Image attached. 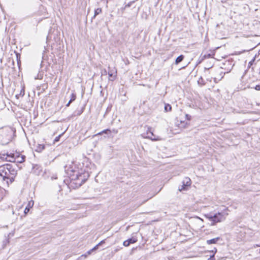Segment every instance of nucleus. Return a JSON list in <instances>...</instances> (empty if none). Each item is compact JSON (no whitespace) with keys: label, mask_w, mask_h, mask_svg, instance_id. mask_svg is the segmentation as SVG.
<instances>
[{"label":"nucleus","mask_w":260,"mask_h":260,"mask_svg":"<svg viewBox=\"0 0 260 260\" xmlns=\"http://www.w3.org/2000/svg\"><path fill=\"white\" fill-rule=\"evenodd\" d=\"M254 88L256 90H260V85H256Z\"/></svg>","instance_id":"obj_31"},{"label":"nucleus","mask_w":260,"mask_h":260,"mask_svg":"<svg viewBox=\"0 0 260 260\" xmlns=\"http://www.w3.org/2000/svg\"><path fill=\"white\" fill-rule=\"evenodd\" d=\"M184 56L183 55H180L177 57L175 60V64H178L180 62H181L184 59Z\"/></svg>","instance_id":"obj_11"},{"label":"nucleus","mask_w":260,"mask_h":260,"mask_svg":"<svg viewBox=\"0 0 260 260\" xmlns=\"http://www.w3.org/2000/svg\"><path fill=\"white\" fill-rule=\"evenodd\" d=\"M219 237H217L210 240H208L206 242L209 245L215 244L219 240Z\"/></svg>","instance_id":"obj_9"},{"label":"nucleus","mask_w":260,"mask_h":260,"mask_svg":"<svg viewBox=\"0 0 260 260\" xmlns=\"http://www.w3.org/2000/svg\"><path fill=\"white\" fill-rule=\"evenodd\" d=\"M211 56V55L210 54H205L204 56V58H210Z\"/></svg>","instance_id":"obj_28"},{"label":"nucleus","mask_w":260,"mask_h":260,"mask_svg":"<svg viewBox=\"0 0 260 260\" xmlns=\"http://www.w3.org/2000/svg\"><path fill=\"white\" fill-rule=\"evenodd\" d=\"M107 71L106 70L103 71L102 72V75H107Z\"/></svg>","instance_id":"obj_34"},{"label":"nucleus","mask_w":260,"mask_h":260,"mask_svg":"<svg viewBox=\"0 0 260 260\" xmlns=\"http://www.w3.org/2000/svg\"><path fill=\"white\" fill-rule=\"evenodd\" d=\"M99 245L98 244L96 245L94 247H93L91 249H90V251L92 252L98 249Z\"/></svg>","instance_id":"obj_24"},{"label":"nucleus","mask_w":260,"mask_h":260,"mask_svg":"<svg viewBox=\"0 0 260 260\" xmlns=\"http://www.w3.org/2000/svg\"><path fill=\"white\" fill-rule=\"evenodd\" d=\"M34 169L38 170V174H40V171H42L41 169H40V167L37 165L34 167Z\"/></svg>","instance_id":"obj_21"},{"label":"nucleus","mask_w":260,"mask_h":260,"mask_svg":"<svg viewBox=\"0 0 260 260\" xmlns=\"http://www.w3.org/2000/svg\"><path fill=\"white\" fill-rule=\"evenodd\" d=\"M17 165L6 164L0 166V176L7 186L12 183L17 174Z\"/></svg>","instance_id":"obj_1"},{"label":"nucleus","mask_w":260,"mask_h":260,"mask_svg":"<svg viewBox=\"0 0 260 260\" xmlns=\"http://www.w3.org/2000/svg\"><path fill=\"white\" fill-rule=\"evenodd\" d=\"M116 74L117 72L114 69L111 70L110 67L108 68V74L109 80L114 81L116 78Z\"/></svg>","instance_id":"obj_8"},{"label":"nucleus","mask_w":260,"mask_h":260,"mask_svg":"<svg viewBox=\"0 0 260 260\" xmlns=\"http://www.w3.org/2000/svg\"><path fill=\"white\" fill-rule=\"evenodd\" d=\"M217 252V249L214 247L212 250H210V252L211 253H212L213 254H214L215 255V254Z\"/></svg>","instance_id":"obj_23"},{"label":"nucleus","mask_w":260,"mask_h":260,"mask_svg":"<svg viewBox=\"0 0 260 260\" xmlns=\"http://www.w3.org/2000/svg\"><path fill=\"white\" fill-rule=\"evenodd\" d=\"M91 252L92 251L89 250L85 254H82L81 256H80L78 258V260L81 259L82 257H84V258H86L88 255H90L91 253Z\"/></svg>","instance_id":"obj_14"},{"label":"nucleus","mask_w":260,"mask_h":260,"mask_svg":"<svg viewBox=\"0 0 260 260\" xmlns=\"http://www.w3.org/2000/svg\"><path fill=\"white\" fill-rule=\"evenodd\" d=\"M76 98V94H75L74 93H72L71 94V99L70 100V101H69V102L68 103V104L66 105V106L67 107H69L70 105V104L74 101L75 100Z\"/></svg>","instance_id":"obj_12"},{"label":"nucleus","mask_w":260,"mask_h":260,"mask_svg":"<svg viewBox=\"0 0 260 260\" xmlns=\"http://www.w3.org/2000/svg\"><path fill=\"white\" fill-rule=\"evenodd\" d=\"M209 69V68H208V69H207V68H205V70H208Z\"/></svg>","instance_id":"obj_36"},{"label":"nucleus","mask_w":260,"mask_h":260,"mask_svg":"<svg viewBox=\"0 0 260 260\" xmlns=\"http://www.w3.org/2000/svg\"><path fill=\"white\" fill-rule=\"evenodd\" d=\"M228 211V208H225L221 212H218L213 215L208 214L206 215V216L210 221L213 222V224H214L224 220L225 219L226 216L229 215Z\"/></svg>","instance_id":"obj_4"},{"label":"nucleus","mask_w":260,"mask_h":260,"mask_svg":"<svg viewBox=\"0 0 260 260\" xmlns=\"http://www.w3.org/2000/svg\"><path fill=\"white\" fill-rule=\"evenodd\" d=\"M68 174H69L70 176H71V175H72V174H69V172H68Z\"/></svg>","instance_id":"obj_37"},{"label":"nucleus","mask_w":260,"mask_h":260,"mask_svg":"<svg viewBox=\"0 0 260 260\" xmlns=\"http://www.w3.org/2000/svg\"><path fill=\"white\" fill-rule=\"evenodd\" d=\"M258 54H260V50L258 51Z\"/></svg>","instance_id":"obj_39"},{"label":"nucleus","mask_w":260,"mask_h":260,"mask_svg":"<svg viewBox=\"0 0 260 260\" xmlns=\"http://www.w3.org/2000/svg\"><path fill=\"white\" fill-rule=\"evenodd\" d=\"M199 84H201L202 85H204L205 84V83L204 82L203 79L202 77H201L198 81Z\"/></svg>","instance_id":"obj_19"},{"label":"nucleus","mask_w":260,"mask_h":260,"mask_svg":"<svg viewBox=\"0 0 260 260\" xmlns=\"http://www.w3.org/2000/svg\"><path fill=\"white\" fill-rule=\"evenodd\" d=\"M209 259L210 260H215L214 255L212 254V255H210Z\"/></svg>","instance_id":"obj_32"},{"label":"nucleus","mask_w":260,"mask_h":260,"mask_svg":"<svg viewBox=\"0 0 260 260\" xmlns=\"http://www.w3.org/2000/svg\"><path fill=\"white\" fill-rule=\"evenodd\" d=\"M45 146L44 144H38L36 147V151L37 152H41L45 149Z\"/></svg>","instance_id":"obj_10"},{"label":"nucleus","mask_w":260,"mask_h":260,"mask_svg":"<svg viewBox=\"0 0 260 260\" xmlns=\"http://www.w3.org/2000/svg\"><path fill=\"white\" fill-rule=\"evenodd\" d=\"M245 50H243V51H242L241 53L244 52H245Z\"/></svg>","instance_id":"obj_38"},{"label":"nucleus","mask_w":260,"mask_h":260,"mask_svg":"<svg viewBox=\"0 0 260 260\" xmlns=\"http://www.w3.org/2000/svg\"><path fill=\"white\" fill-rule=\"evenodd\" d=\"M29 209H30V207L27 206L25 208V210H24V213L25 214H26L27 213H28L29 211Z\"/></svg>","instance_id":"obj_26"},{"label":"nucleus","mask_w":260,"mask_h":260,"mask_svg":"<svg viewBox=\"0 0 260 260\" xmlns=\"http://www.w3.org/2000/svg\"><path fill=\"white\" fill-rule=\"evenodd\" d=\"M185 116H186V119H187V120H190L191 119V116H190V115H189V114H186V115H185Z\"/></svg>","instance_id":"obj_30"},{"label":"nucleus","mask_w":260,"mask_h":260,"mask_svg":"<svg viewBox=\"0 0 260 260\" xmlns=\"http://www.w3.org/2000/svg\"><path fill=\"white\" fill-rule=\"evenodd\" d=\"M14 133L10 127L0 129V144L4 145L9 144L12 141Z\"/></svg>","instance_id":"obj_2"},{"label":"nucleus","mask_w":260,"mask_h":260,"mask_svg":"<svg viewBox=\"0 0 260 260\" xmlns=\"http://www.w3.org/2000/svg\"><path fill=\"white\" fill-rule=\"evenodd\" d=\"M128 242L129 244L136 243L137 241V239L136 238H131L127 239Z\"/></svg>","instance_id":"obj_16"},{"label":"nucleus","mask_w":260,"mask_h":260,"mask_svg":"<svg viewBox=\"0 0 260 260\" xmlns=\"http://www.w3.org/2000/svg\"><path fill=\"white\" fill-rule=\"evenodd\" d=\"M171 110H172V107H171V106L170 104H167L165 105V111L166 112L171 111Z\"/></svg>","instance_id":"obj_15"},{"label":"nucleus","mask_w":260,"mask_h":260,"mask_svg":"<svg viewBox=\"0 0 260 260\" xmlns=\"http://www.w3.org/2000/svg\"><path fill=\"white\" fill-rule=\"evenodd\" d=\"M146 134L147 135L146 138L151 139L152 141H155L160 140L158 136H156L155 135H154L153 132L151 131V128L150 127L148 128Z\"/></svg>","instance_id":"obj_7"},{"label":"nucleus","mask_w":260,"mask_h":260,"mask_svg":"<svg viewBox=\"0 0 260 260\" xmlns=\"http://www.w3.org/2000/svg\"><path fill=\"white\" fill-rule=\"evenodd\" d=\"M111 132L110 130L109 129H105L95 135H94V137H96L98 135H101L103 134H109Z\"/></svg>","instance_id":"obj_13"},{"label":"nucleus","mask_w":260,"mask_h":260,"mask_svg":"<svg viewBox=\"0 0 260 260\" xmlns=\"http://www.w3.org/2000/svg\"><path fill=\"white\" fill-rule=\"evenodd\" d=\"M191 185V180L188 177H185L182 181V185L181 187H179L180 191L185 190L187 188Z\"/></svg>","instance_id":"obj_6"},{"label":"nucleus","mask_w":260,"mask_h":260,"mask_svg":"<svg viewBox=\"0 0 260 260\" xmlns=\"http://www.w3.org/2000/svg\"><path fill=\"white\" fill-rule=\"evenodd\" d=\"M257 246H260V245H259H259H257Z\"/></svg>","instance_id":"obj_40"},{"label":"nucleus","mask_w":260,"mask_h":260,"mask_svg":"<svg viewBox=\"0 0 260 260\" xmlns=\"http://www.w3.org/2000/svg\"><path fill=\"white\" fill-rule=\"evenodd\" d=\"M61 135H59L58 136L56 137L55 138V139H54V141H55V142H58V141H59V139H60V137H61Z\"/></svg>","instance_id":"obj_27"},{"label":"nucleus","mask_w":260,"mask_h":260,"mask_svg":"<svg viewBox=\"0 0 260 260\" xmlns=\"http://www.w3.org/2000/svg\"><path fill=\"white\" fill-rule=\"evenodd\" d=\"M16 56H17V60L18 61V63H19V61H20V55L18 53H16Z\"/></svg>","instance_id":"obj_25"},{"label":"nucleus","mask_w":260,"mask_h":260,"mask_svg":"<svg viewBox=\"0 0 260 260\" xmlns=\"http://www.w3.org/2000/svg\"><path fill=\"white\" fill-rule=\"evenodd\" d=\"M105 240H103L101 241L100 243H99L98 244L100 246V245H102V244L105 243Z\"/></svg>","instance_id":"obj_33"},{"label":"nucleus","mask_w":260,"mask_h":260,"mask_svg":"<svg viewBox=\"0 0 260 260\" xmlns=\"http://www.w3.org/2000/svg\"><path fill=\"white\" fill-rule=\"evenodd\" d=\"M134 3V1H132V2H130L129 3H128L127 4H126L125 6L124 9H125L127 8L130 7L131 6L132 4H133Z\"/></svg>","instance_id":"obj_20"},{"label":"nucleus","mask_w":260,"mask_h":260,"mask_svg":"<svg viewBox=\"0 0 260 260\" xmlns=\"http://www.w3.org/2000/svg\"><path fill=\"white\" fill-rule=\"evenodd\" d=\"M130 244L128 243V241L127 240L124 241L123 242V245L125 247H127Z\"/></svg>","instance_id":"obj_22"},{"label":"nucleus","mask_w":260,"mask_h":260,"mask_svg":"<svg viewBox=\"0 0 260 260\" xmlns=\"http://www.w3.org/2000/svg\"><path fill=\"white\" fill-rule=\"evenodd\" d=\"M88 176L89 175L87 173L76 172L75 174H73L70 176L71 180V185L75 184L74 187H79L87 180Z\"/></svg>","instance_id":"obj_3"},{"label":"nucleus","mask_w":260,"mask_h":260,"mask_svg":"<svg viewBox=\"0 0 260 260\" xmlns=\"http://www.w3.org/2000/svg\"><path fill=\"white\" fill-rule=\"evenodd\" d=\"M33 205H34V202L33 201H32V202H29L28 203V204L27 206L30 208V207H31L33 206Z\"/></svg>","instance_id":"obj_29"},{"label":"nucleus","mask_w":260,"mask_h":260,"mask_svg":"<svg viewBox=\"0 0 260 260\" xmlns=\"http://www.w3.org/2000/svg\"><path fill=\"white\" fill-rule=\"evenodd\" d=\"M8 157L9 158L8 161L17 163H22L25 159L24 155H20V153L17 152L8 154Z\"/></svg>","instance_id":"obj_5"},{"label":"nucleus","mask_w":260,"mask_h":260,"mask_svg":"<svg viewBox=\"0 0 260 260\" xmlns=\"http://www.w3.org/2000/svg\"><path fill=\"white\" fill-rule=\"evenodd\" d=\"M39 79L38 76H37V77H35V79Z\"/></svg>","instance_id":"obj_35"},{"label":"nucleus","mask_w":260,"mask_h":260,"mask_svg":"<svg viewBox=\"0 0 260 260\" xmlns=\"http://www.w3.org/2000/svg\"><path fill=\"white\" fill-rule=\"evenodd\" d=\"M102 12V9L101 8H98L94 11V17H95L97 15L99 14Z\"/></svg>","instance_id":"obj_18"},{"label":"nucleus","mask_w":260,"mask_h":260,"mask_svg":"<svg viewBox=\"0 0 260 260\" xmlns=\"http://www.w3.org/2000/svg\"><path fill=\"white\" fill-rule=\"evenodd\" d=\"M256 55H255V56L253 57V58L249 62L248 64V69H249L251 67L252 64H253V62H254L255 58H256Z\"/></svg>","instance_id":"obj_17"}]
</instances>
